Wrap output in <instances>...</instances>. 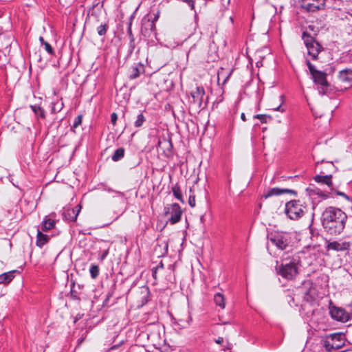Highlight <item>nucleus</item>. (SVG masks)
<instances>
[{
    "label": "nucleus",
    "instance_id": "obj_1",
    "mask_svg": "<svg viewBox=\"0 0 352 352\" xmlns=\"http://www.w3.org/2000/svg\"><path fill=\"white\" fill-rule=\"evenodd\" d=\"M320 221L327 234L338 236L342 234L345 228L347 215L341 209L329 206L322 212Z\"/></svg>",
    "mask_w": 352,
    "mask_h": 352
},
{
    "label": "nucleus",
    "instance_id": "obj_2",
    "mask_svg": "<svg viewBox=\"0 0 352 352\" xmlns=\"http://www.w3.org/2000/svg\"><path fill=\"white\" fill-rule=\"evenodd\" d=\"M294 254L288 263L281 264L278 268V274L284 278L292 280L298 274V268L301 266L300 254Z\"/></svg>",
    "mask_w": 352,
    "mask_h": 352
},
{
    "label": "nucleus",
    "instance_id": "obj_3",
    "mask_svg": "<svg viewBox=\"0 0 352 352\" xmlns=\"http://www.w3.org/2000/svg\"><path fill=\"white\" fill-rule=\"evenodd\" d=\"M306 64L308 67L314 82L317 85V89L320 94H326L329 87V83L327 80V74L324 72L318 70L309 60H306Z\"/></svg>",
    "mask_w": 352,
    "mask_h": 352
},
{
    "label": "nucleus",
    "instance_id": "obj_4",
    "mask_svg": "<svg viewBox=\"0 0 352 352\" xmlns=\"http://www.w3.org/2000/svg\"><path fill=\"white\" fill-rule=\"evenodd\" d=\"M302 39L307 47L308 54L313 60H316L319 53L323 50L322 45L307 31L302 32Z\"/></svg>",
    "mask_w": 352,
    "mask_h": 352
},
{
    "label": "nucleus",
    "instance_id": "obj_5",
    "mask_svg": "<svg viewBox=\"0 0 352 352\" xmlns=\"http://www.w3.org/2000/svg\"><path fill=\"white\" fill-rule=\"evenodd\" d=\"M306 209L300 200H292L285 204V212L289 219L296 220L305 214Z\"/></svg>",
    "mask_w": 352,
    "mask_h": 352
},
{
    "label": "nucleus",
    "instance_id": "obj_6",
    "mask_svg": "<svg viewBox=\"0 0 352 352\" xmlns=\"http://www.w3.org/2000/svg\"><path fill=\"white\" fill-rule=\"evenodd\" d=\"M270 241L280 250H285L289 248L291 238L287 233L274 232L270 234Z\"/></svg>",
    "mask_w": 352,
    "mask_h": 352
},
{
    "label": "nucleus",
    "instance_id": "obj_7",
    "mask_svg": "<svg viewBox=\"0 0 352 352\" xmlns=\"http://www.w3.org/2000/svg\"><path fill=\"white\" fill-rule=\"evenodd\" d=\"M327 0H300V8L307 12H316L325 8Z\"/></svg>",
    "mask_w": 352,
    "mask_h": 352
},
{
    "label": "nucleus",
    "instance_id": "obj_8",
    "mask_svg": "<svg viewBox=\"0 0 352 352\" xmlns=\"http://www.w3.org/2000/svg\"><path fill=\"white\" fill-rule=\"evenodd\" d=\"M165 215L168 217V221L171 224L179 222L181 219L182 211L177 204H173L165 207Z\"/></svg>",
    "mask_w": 352,
    "mask_h": 352
},
{
    "label": "nucleus",
    "instance_id": "obj_9",
    "mask_svg": "<svg viewBox=\"0 0 352 352\" xmlns=\"http://www.w3.org/2000/svg\"><path fill=\"white\" fill-rule=\"evenodd\" d=\"M329 313L332 318L340 322H345L350 318L349 313L342 308L331 307H330Z\"/></svg>",
    "mask_w": 352,
    "mask_h": 352
},
{
    "label": "nucleus",
    "instance_id": "obj_10",
    "mask_svg": "<svg viewBox=\"0 0 352 352\" xmlns=\"http://www.w3.org/2000/svg\"><path fill=\"white\" fill-rule=\"evenodd\" d=\"M142 34L144 37L155 36V25L153 21L143 19L141 28Z\"/></svg>",
    "mask_w": 352,
    "mask_h": 352
},
{
    "label": "nucleus",
    "instance_id": "obj_11",
    "mask_svg": "<svg viewBox=\"0 0 352 352\" xmlns=\"http://www.w3.org/2000/svg\"><path fill=\"white\" fill-rule=\"evenodd\" d=\"M81 210V206L77 205L74 208H66L63 211V219L67 221H75Z\"/></svg>",
    "mask_w": 352,
    "mask_h": 352
},
{
    "label": "nucleus",
    "instance_id": "obj_12",
    "mask_svg": "<svg viewBox=\"0 0 352 352\" xmlns=\"http://www.w3.org/2000/svg\"><path fill=\"white\" fill-rule=\"evenodd\" d=\"M299 292L303 295V298L307 302H311L314 299V289L311 287L310 281H306L303 283V287L299 289Z\"/></svg>",
    "mask_w": 352,
    "mask_h": 352
},
{
    "label": "nucleus",
    "instance_id": "obj_13",
    "mask_svg": "<svg viewBox=\"0 0 352 352\" xmlns=\"http://www.w3.org/2000/svg\"><path fill=\"white\" fill-rule=\"evenodd\" d=\"M283 193H291L294 195H296V192L294 190L288 189V188H268L265 190L264 192L263 197L265 199H267L269 197H273V196H278Z\"/></svg>",
    "mask_w": 352,
    "mask_h": 352
},
{
    "label": "nucleus",
    "instance_id": "obj_14",
    "mask_svg": "<svg viewBox=\"0 0 352 352\" xmlns=\"http://www.w3.org/2000/svg\"><path fill=\"white\" fill-rule=\"evenodd\" d=\"M191 96L193 100V102L198 105L199 107H202L204 97L205 96V89L201 86H197L195 90L192 91Z\"/></svg>",
    "mask_w": 352,
    "mask_h": 352
},
{
    "label": "nucleus",
    "instance_id": "obj_15",
    "mask_svg": "<svg viewBox=\"0 0 352 352\" xmlns=\"http://www.w3.org/2000/svg\"><path fill=\"white\" fill-rule=\"evenodd\" d=\"M350 243L346 241H334L332 242L328 243L327 245V250H334V251H344L346 250L349 248Z\"/></svg>",
    "mask_w": 352,
    "mask_h": 352
},
{
    "label": "nucleus",
    "instance_id": "obj_16",
    "mask_svg": "<svg viewBox=\"0 0 352 352\" xmlns=\"http://www.w3.org/2000/svg\"><path fill=\"white\" fill-rule=\"evenodd\" d=\"M307 191L308 192L309 196L317 195L323 199L328 198L331 193L329 190H322L313 184L309 185V186L307 188Z\"/></svg>",
    "mask_w": 352,
    "mask_h": 352
},
{
    "label": "nucleus",
    "instance_id": "obj_17",
    "mask_svg": "<svg viewBox=\"0 0 352 352\" xmlns=\"http://www.w3.org/2000/svg\"><path fill=\"white\" fill-rule=\"evenodd\" d=\"M332 176L331 175H316L314 177V180L318 184H324L327 186L329 190H332Z\"/></svg>",
    "mask_w": 352,
    "mask_h": 352
},
{
    "label": "nucleus",
    "instance_id": "obj_18",
    "mask_svg": "<svg viewBox=\"0 0 352 352\" xmlns=\"http://www.w3.org/2000/svg\"><path fill=\"white\" fill-rule=\"evenodd\" d=\"M339 336L334 335L330 340H326L324 342V346L328 351H331L333 349H338L341 347L340 344H336L335 342L338 340Z\"/></svg>",
    "mask_w": 352,
    "mask_h": 352
},
{
    "label": "nucleus",
    "instance_id": "obj_19",
    "mask_svg": "<svg viewBox=\"0 0 352 352\" xmlns=\"http://www.w3.org/2000/svg\"><path fill=\"white\" fill-rule=\"evenodd\" d=\"M50 240V236L44 234L39 230H37L36 245L39 248H43V245L47 244Z\"/></svg>",
    "mask_w": 352,
    "mask_h": 352
},
{
    "label": "nucleus",
    "instance_id": "obj_20",
    "mask_svg": "<svg viewBox=\"0 0 352 352\" xmlns=\"http://www.w3.org/2000/svg\"><path fill=\"white\" fill-rule=\"evenodd\" d=\"M339 79L343 82H352V69H345L339 72Z\"/></svg>",
    "mask_w": 352,
    "mask_h": 352
},
{
    "label": "nucleus",
    "instance_id": "obj_21",
    "mask_svg": "<svg viewBox=\"0 0 352 352\" xmlns=\"http://www.w3.org/2000/svg\"><path fill=\"white\" fill-rule=\"evenodd\" d=\"M144 71L143 66L142 65H134L131 67V72L129 74L130 79H135L139 77L141 72Z\"/></svg>",
    "mask_w": 352,
    "mask_h": 352
},
{
    "label": "nucleus",
    "instance_id": "obj_22",
    "mask_svg": "<svg viewBox=\"0 0 352 352\" xmlns=\"http://www.w3.org/2000/svg\"><path fill=\"white\" fill-rule=\"evenodd\" d=\"M214 302L215 305L223 309L226 307V298L221 293H217L214 296Z\"/></svg>",
    "mask_w": 352,
    "mask_h": 352
},
{
    "label": "nucleus",
    "instance_id": "obj_23",
    "mask_svg": "<svg viewBox=\"0 0 352 352\" xmlns=\"http://www.w3.org/2000/svg\"><path fill=\"white\" fill-rule=\"evenodd\" d=\"M172 192H173V195L175 196V197L176 199H177L179 201H180L182 203H184V200L183 199V196H182V191L180 190V187L178 185V184H175L173 187H172Z\"/></svg>",
    "mask_w": 352,
    "mask_h": 352
},
{
    "label": "nucleus",
    "instance_id": "obj_24",
    "mask_svg": "<svg viewBox=\"0 0 352 352\" xmlns=\"http://www.w3.org/2000/svg\"><path fill=\"white\" fill-rule=\"evenodd\" d=\"M64 107V104L61 100H58L56 102H52L51 111L52 113L60 112Z\"/></svg>",
    "mask_w": 352,
    "mask_h": 352
},
{
    "label": "nucleus",
    "instance_id": "obj_25",
    "mask_svg": "<svg viewBox=\"0 0 352 352\" xmlns=\"http://www.w3.org/2000/svg\"><path fill=\"white\" fill-rule=\"evenodd\" d=\"M13 273L14 271L6 272L0 275V284L10 283L14 278Z\"/></svg>",
    "mask_w": 352,
    "mask_h": 352
},
{
    "label": "nucleus",
    "instance_id": "obj_26",
    "mask_svg": "<svg viewBox=\"0 0 352 352\" xmlns=\"http://www.w3.org/2000/svg\"><path fill=\"white\" fill-rule=\"evenodd\" d=\"M55 226V221L51 219L43 220L41 228L43 231H47L52 229Z\"/></svg>",
    "mask_w": 352,
    "mask_h": 352
},
{
    "label": "nucleus",
    "instance_id": "obj_27",
    "mask_svg": "<svg viewBox=\"0 0 352 352\" xmlns=\"http://www.w3.org/2000/svg\"><path fill=\"white\" fill-rule=\"evenodd\" d=\"M30 108L32 109L33 112L36 115V116L43 119L45 118V110L40 106L30 105Z\"/></svg>",
    "mask_w": 352,
    "mask_h": 352
},
{
    "label": "nucleus",
    "instance_id": "obj_28",
    "mask_svg": "<svg viewBox=\"0 0 352 352\" xmlns=\"http://www.w3.org/2000/svg\"><path fill=\"white\" fill-rule=\"evenodd\" d=\"M124 155V149L123 148H119L116 149L111 157L113 162H118L123 158Z\"/></svg>",
    "mask_w": 352,
    "mask_h": 352
},
{
    "label": "nucleus",
    "instance_id": "obj_29",
    "mask_svg": "<svg viewBox=\"0 0 352 352\" xmlns=\"http://www.w3.org/2000/svg\"><path fill=\"white\" fill-rule=\"evenodd\" d=\"M214 341L217 344H220L223 346V351L230 349V344L227 340H225L223 338L219 337Z\"/></svg>",
    "mask_w": 352,
    "mask_h": 352
},
{
    "label": "nucleus",
    "instance_id": "obj_30",
    "mask_svg": "<svg viewBox=\"0 0 352 352\" xmlns=\"http://www.w3.org/2000/svg\"><path fill=\"white\" fill-rule=\"evenodd\" d=\"M99 267L96 265H91L89 269L91 277L94 279L96 278L99 275Z\"/></svg>",
    "mask_w": 352,
    "mask_h": 352
},
{
    "label": "nucleus",
    "instance_id": "obj_31",
    "mask_svg": "<svg viewBox=\"0 0 352 352\" xmlns=\"http://www.w3.org/2000/svg\"><path fill=\"white\" fill-rule=\"evenodd\" d=\"M109 25L107 23L101 24L97 28L98 34L100 36H104L107 32Z\"/></svg>",
    "mask_w": 352,
    "mask_h": 352
},
{
    "label": "nucleus",
    "instance_id": "obj_32",
    "mask_svg": "<svg viewBox=\"0 0 352 352\" xmlns=\"http://www.w3.org/2000/svg\"><path fill=\"white\" fill-rule=\"evenodd\" d=\"M254 118L259 120L262 123H267L268 121L272 120L270 116L265 114H256L254 116Z\"/></svg>",
    "mask_w": 352,
    "mask_h": 352
},
{
    "label": "nucleus",
    "instance_id": "obj_33",
    "mask_svg": "<svg viewBox=\"0 0 352 352\" xmlns=\"http://www.w3.org/2000/svg\"><path fill=\"white\" fill-rule=\"evenodd\" d=\"M145 118L142 113L138 115L137 119L134 123L135 127H140L145 122Z\"/></svg>",
    "mask_w": 352,
    "mask_h": 352
},
{
    "label": "nucleus",
    "instance_id": "obj_34",
    "mask_svg": "<svg viewBox=\"0 0 352 352\" xmlns=\"http://www.w3.org/2000/svg\"><path fill=\"white\" fill-rule=\"evenodd\" d=\"M131 26H132L131 22H129L128 23V28H127V34L129 37V39L131 40V43H133L135 41V38L132 33Z\"/></svg>",
    "mask_w": 352,
    "mask_h": 352
},
{
    "label": "nucleus",
    "instance_id": "obj_35",
    "mask_svg": "<svg viewBox=\"0 0 352 352\" xmlns=\"http://www.w3.org/2000/svg\"><path fill=\"white\" fill-rule=\"evenodd\" d=\"M82 117L81 115L78 116L75 118L74 123H73V128H77L78 126H80L82 123Z\"/></svg>",
    "mask_w": 352,
    "mask_h": 352
},
{
    "label": "nucleus",
    "instance_id": "obj_36",
    "mask_svg": "<svg viewBox=\"0 0 352 352\" xmlns=\"http://www.w3.org/2000/svg\"><path fill=\"white\" fill-rule=\"evenodd\" d=\"M178 1L187 4L191 10L195 9V0H177Z\"/></svg>",
    "mask_w": 352,
    "mask_h": 352
},
{
    "label": "nucleus",
    "instance_id": "obj_37",
    "mask_svg": "<svg viewBox=\"0 0 352 352\" xmlns=\"http://www.w3.org/2000/svg\"><path fill=\"white\" fill-rule=\"evenodd\" d=\"M45 50L51 55L54 54V50L50 43L47 42H44V45Z\"/></svg>",
    "mask_w": 352,
    "mask_h": 352
},
{
    "label": "nucleus",
    "instance_id": "obj_38",
    "mask_svg": "<svg viewBox=\"0 0 352 352\" xmlns=\"http://www.w3.org/2000/svg\"><path fill=\"white\" fill-rule=\"evenodd\" d=\"M188 204L191 207L195 206V196L194 195H190L188 198Z\"/></svg>",
    "mask_w": 352,
    "mask_h": 352
},
{
    "label": "nucleus",
    "instance_id": "obj_39",
    "mask_svg": "<svg viewBox=\"0 0 352 352\" xmlns=\"http://www.w3.org/2000/svg\"><path fill=\"white\" fill-rule=\"evenodd\" d=\"M280 99L283 100V96H280ZM283 100H282L281 102V104L280 105H278V107H274L273 108V110L274 111H280V112H284L285 111V109L281 107V104H283Z\"/></svg>",
    "mask_w": 352,
    "mask_h": 352
},
{
    "label": "nucleus",
    "instance_id": "obj_40",
    "mask_svg": "<svg viewBox=\"0 0 352 352\" xmlns=\"http://www.w3.org/2000/svg\"><path fill=\"white\" fill-rule=\"evenodd\" d=\"M118 120V116L116 113H113L111 115V121L113 125H116V121Z\"/></svg>",
    "mask_w": 352,
    "mask_h": 352
},
{
    "label": "nucleus",
    "instance_id": "obj_41",
    "mask_svg": "<svg viewBox=\"0 0 352 352\" xmlns=\"http://www.w3.org/2000/svg\"><path fill=\"white\" fill-rule=\"evenodd\" d=\"M197 47V45L196 44H194L192 46L190 47L188 52V54H187V56L188 57V56L192 54L193 52V51L196 49Z\"/></svg>",
    "mask_w": 352,
    "mask_h": 352
},
{
    "label": "nucleus",
    "instance_id": "obj_42",
    "mask_svg": "<svg viewBox=\"0 0 352 352\" xmlns=\"http://www.w3.org/2000/svg\"><path fill=\"white\" fill-rule=\"evenodd\" d=\"M336 193H337V195H340V196L344 197L345 199L349 200V197L348 195H346L344 192L338 191Z\"/></svg>",
    "mask_w": 352,
    "mask_h": 352
},
{
    "label": "nucleus",
    "instance_id": "obj_43",
    "mask_svg": "<svg viewBox=\"0 0 352 352\" xmlns=\"http://www.w3.org/2000/svg\"><path fill=\"white\" fill-rule=\"evenodd\" d=\"M108 253H109V250H105L102 253V254L101 255V258H100L102 261L104 260L106 258V256H107Z\"/></svg>",
    "mask_w": 352,
    "mask_h": 352
},
{
    "label": "nucleus",
    "instance_id": "obj_44",
    "mask_svg": "<svg viewBox=\"0 0 352 352\" xmlns=\"http://www.w3.org/2000/svg\"><path fill=\"white\" fill-rule=\"evenodd\" d=\"M129 46L131 49V51H133L135 48V41L133 43H131V40H130Z\"/></svg>",
    "mask_w": 352,
    "mask_h": 352
},
{
    "label": "nucleus",
    "instance_id": "obj_45",
    "mask_svg": "<svg viewBox=\"0 0 352 352\" xmlns=\"http://www.w3.org/2000/svg\"><path fill=\"white\" fill-rule=\"evenodd\" d=\"M135 12H134L129 17V22H131V23H133V20L135 17Z\"/></svg>",
    "mask_w": 352,
    "mask_h": 352
},
{
    "label": "nucleus",
    "instance_id": "obj_46",
    "mask_svg": "<svg viewBox=\"0 0 352 352\" xmlns=\"http://www.w3.org/2000/svg\"><path fill=\"white\" fill-rule=\"evenodd\" d=\"M163 267H164L163 263L162 262H160V263L155 267V269L157 270L160 268H163Z\"/></svg>",
    "mask_w": 352,
    "mask_h": 352
},
{
    "label": "nucleus",
    "instance_id": "obj_47",
    "mask_svg": "<svg viewBox=\"0 0 352 352\" xmlns=\"http://www.w3.org/2000/svg\"><path fill=\"white\" fill-rule=\"evenodd\" d=\"M241 118L242 119L243 121H245L246 120V118H245V115L244 113H242L241 115Z\"/></svg>",
    "mask_w": 352,
    "mask_h": 352
},
{
    "label": "nucleus",
    "instance_id": "obj_48",
    "mask_svg": "<svg viewBox=\"0 0 352 352\" xmlns=\"http://www.w3.org/2000/svg\"><path fill=\"white\" fill-rule=\"evenodd\" d=\"M39 40H40L41 44L44 45V42H45V41H44V39L42 36L40 37Z\"/></svg>",
    "mask_w": 352,
    "mask_h": 352
},
{
    "label": "nucleus",
    "instance_id": "obj_49",
    "mask_svg": "<svg viewBox=\"0 0 352 352\" xmlns=\"http://www.w3.org/2000/svg\"><path fill=\"white\" fill-rule=\"evenodd\" d=\"M156 271H157V270L155 268V270H153V276H154V278H156V277H155Z\"/></svg>",
    "mask_w": 352,
    "mask_h": 352
},
{
    "label": "nucleus",
    "instance_id": "obj_50",
    "mask_svg": "<svg viewBox=\"0 0 352 352\" xmlns=\"http://www.w3.org/2000/svg\"><path fill=\"white\" fill-rule=\"evenodd\" d=\"M308 29H309V30H312V31H313V30H314V26H312V25H309Z\"/></svg>",
    "mask_w": 352,
    "mask_h": 352
},
{
    "label": "nucleus",
    "instance_id": "obj_51",
    "mask_svg": "<svg viewBox=\"0 0 352 352\" xmlns=\"http://www.w3.org/2000/svg\"><path fill=\"white\" fill-rule=\"evenodd\" d=\"M292 300L295 305H297V303H295L294 302V298H292Z\"/></svg>",
    "mask_w": 352,
    "mask_h": 352
},
{
    "label": "nucleus",
    "instance_id": "obj_52",
    "mask_svg": "<svg viewBox=\"0 0 352 352\" xmlns=\"http://www.w3.org/2000/svg\"><path fill=\"white\" fill-rule=\"evenodd\" d=\"M170 267L172 268L173 270H174V265H170Z\"/></svg>",
    "mask_w": 352,
    "mask_h": 352
}]
</instances>
